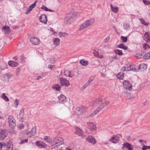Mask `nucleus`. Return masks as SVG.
<instances>
[{"instance_id": "ddd939ff", "label": "nucleus", "mask_w": 150, "mask_h": 150, "mask_svg": "<svg viewBox=\"0 0 150 150\" xmlns=\"http://www.w3.org/2000/svg\"><path fill=\"white\" fill-rule=\"evenodd\" d=\"M119 137L117 135H113L109 140V141L111 142L114 143H116L117 141H119Z\"/></svg>"}, {"instance_id": "13d9d810", "label": "nucleus", "mask_w": 150, "mask_h": 150, "mask_svg": "<svg viewBox=\"0 0 150 150\" xmlns=\"http://www.w3.org/2000/svg\"><path fill=\"white\" fill-rule=\"evenodd\" d=\"M54 66H55V65H52L51 64H49L48 65V67L51 70H52V68Z\"/></svg>"}, {"instance_id": "e2e57ef3", "label": "nucleus", "mask_w": 150, "mask_h": 150, "mask_svg": "<svg viewBox=\"0 0 150 150\" xmlns=\"http://www.w3.org/2000/svg\"><path fill=\"white\" fill-rule=\"evenodd\" d=\"M144 40L146 41V42H150V38H145Z\"/></svg>"}, {"instance_id": "4c0bfd02", "label": "nucleus", "mask_w": 150, "mask_h": 150, "mask_svg": "<svg viewBox=\"0 0 150 150\" xmlns=\"http://www.w3.org/2000/svg\"><path fill=\"white\" fill-rule=\"evenodd\" d=\"M143 46L144 49L145 50H147V47L148 48H150L149 45L147 44L146 43H144L143 44Z\"/></svg>"}, {"instance_id": "8fccbe9b", "label": "nucleus", "mask_w": 150, "mask_h": 150, "mask_svg": "<svg viewBox=\"0 0 150 150\" xmlns=\"http://www.w3.org/2000/svg\"><path fill=\"white\" fill-rule=\"evenodd\" d=\"M19 100L18 99H16L15 101V107H17L18 105Z\"/></svg>"}, {"instance_id": "37998d69", "label": "nucleus", "mask_w": 150, "mask_h": 150, "mask_svg": "<svg viewBox=\"0 0 150 150\" xmlns=\"http://www.w3.org/2000/svg\"><path fill=\"white\" fill-rule=\"evenodd\" d=\"M21 71V69L20 67H18L16 70V75L17 76H18V74Z\"/></svg>"}, {"instance_id": "7c9ffc66", "label": "nucleus", "mask_w": 150, "mask_h": 150, "mask_svg": "<svg viewBox=\"0 0 150 150\" xmlns=\"http://www.w3.org/2000/svg\"><path fill=\"white\" fill-rule=\"evenodd\" d=\"M60 39L58 38L54 39V44L57 46L59 44Z\"/></svg>"}, {"instance_id": "20e7f679", "label": "nucleus", "mask_w": 150, "mask_h": 150, "mask_svg": "<svg viewBox=\"0 0 150 150\" xmlns=\"http://www.w3.org/2000/svg\"><path fill=\"white\" fill-rule=\"evenodd\" d=\"M94 21L95 19L94 18H92L89 20L86 21L80 25L79 28V30H82L88 28L94 23Z\"/></svg>"}, {"instance_id": "338daca9", "label": "nucleus", "mask_w": 150, "mask_h": 150, "mask_svg": "<svg viewBox=\"0 0 150 150\" xmlns=\"http://www.w3.org/2000/svg\"><path fill=\"white\" fill-rule=\"evenodd\" d=\"M121 69L123 71H126V67H123L121 68Z\"/></svg>"}, {"instance_id": "412c9836", "label": "nucleus", "mask_w": 150, "mask_h": 150, "mask_svg": "<svg viewBox=\"0 0 150 150\" xmlns=\"http://www.w3.org/2000/svg\"><path fill=\"white\" fill-rule=\"evenodd\" d=\"M8 65L11 67H15L18 65L19 64L12 60L9 61L8 62Z\"/></svg>"}, {"instance_id": "f704fd0d", "label": "nucleus", "mask_w": 150, "mask_h": 150, "mask_svg": "<svg viewBox=\"0 0 150 150\" xmlns=\"http://www.w3.org/2000/svg\"><path fill=\"white\" fill-rule=\"evenodd\" d=\"M36 133V127L35 128H33L29 132V133H31L32 135L33 136Z\"/></svg>"}, {"instance_id": "dca6fc26", "label": "nucleus", "mask_w": 150, "mask_h": 150, "mask_svg": "<svg viewBox=\"0 0 150 150\" xmlns=\"http://www.w3.org/2000/svg\"><path fill=\"white\" fill-rule=\"evenodd\" d=\"M147 68V65L144 64H142L139 65L138 67L139 70L141 71H144Z\"/></svg>"}, {"instance_id": "aec40b11", "label": "nucleus", "mask_w": 150, "mask_h": 150, "mask_svg": "<svg viewBox=\"0 0 150 150\" xmlns=\"http://www.w3.org/2000/svg\"><path fill=\"white\" fill-rule=\"evenodd\" d=\"M52 88L57 91H59L61 89V86L60 84H55L52 86Z\"/></svg>"}, {"instance_id": "2eb2a0df", "label": "nucleus", "mask_w": 150, "mask_h": 150, "mask_svg": "<svg viewBox=\"0 0 150 150\" xmlns=\"http://www.w3.org/2000/svg\"><path fill=\"white\" fill-rule=\"evenodd\" d=\"M87 141L93 144H95L96 142L94 137L92 136H90L87 137Z\"/></svg>"}, {"instance_id": "864d4df0", "label": "nucleus", "mask_w": 150, "mask_h": 150, "mask_svg": "<svg viewBox=\"0 0 150 150\" xmlns=\"http://www.w3.org/2000/svg\"><path fill=\"white\" fill-rule=\"evenodd\" d=\"M76 111L77 112V113H78V114L80 115V107H78L76 108Z\"/></svg>"}, {"instance_id": "a211bd4d", "label": "nucleus", "mask_w": 150, "mask_h": 150, "mask_svg": "<svg viewBox=\"0 0 150 150\" xmlns=\"http://www.w3.org/2000/svg\"><path fill=\"white\" fill-rule=\"evenodd\" d=\"M44 139L45 141L48 143L51 144V145L53 144V139H52L48 136H45L44 137Z\"/></svg>"}, {"instance_id": "2f4dec72", "label": "nucleus", "mask_w": 150, "mask_h": 150, "mask_svg": "<svg viewBox=\"0 0 150 150\" xmlns=\"http://www.w3.org/2000/svg\"><path fill=\"white\" fill-rule=\"evenodd\" d=\"M2 30H4L6 32H9L10 30V28L9 26H4L2 27Z\"/></svg>"}, {"instance_id": "49530a36", "label": "nucleus", "mask_w": 150, "mask_h": 150, "mask_svg": "<svg viewBox=\"0 0 150 150\" xmlns=\"http://www.w3.org/2000/svg\"><path fill=\"white\" fill-rule=\"evenodd\" d=\"M133 120L131 119H129L127 121L125 122L123 124L124 125H127L128 123L132 122Z\"/></svg>"}, {"instance_id": "58836bf2", "label": "nucleus", "mask_w": 150, "mask_h": 150, "mask_svg": "<svg viewBox=\"0 0 150 150\" xmlns=\"http://www.w3.org/2000/svg\"><path fill=\"white\" fill-rule=\"evenodd\" d=\"M123 26L125 29H127L130 27L129 24L128 23H125Z\"/></svg>"}, {"instance_id": "bf43d9fd", "label": "nucleus", "mask_w": 150, "mask_h": 150, "mask_svg": "<svg viewBox=\"0 0 150 150\" xmlns=\"http://www.w3.org/2000/svg\"><path fill=\"white\" fill-rule=\"evenodd\" d=\"M13 117L11 115H9V116H8V121L10 120H12L13 119Z\"/></svg>"}, {"instance_id": "5fc2aeb1", "label": "nucleus", "mask_w": 150, "mask_h": 150, "mask_svg": "<svg viewBox=\"0 0 150 150\" xmlns=\"http://www.w3.org/2000/svg\"><path fill=\"white\" fill-rule=\"evenodd\" d=\"M94 79V77L93 76L91 77L89 80L88 81L90 83H91L92 81H93Z\"/></svg>"}, {"instance_id": "c9c22d12", "label": "nucleus", "mask_w": 150, "mask_h": 150, "mask_svg": "<svg viewBox=\"0 0 150 150\" xmlns=\"http://www.w3.org/2000/svg\"><path fill=\"white\" fill-rule=\"evenodd\" d=\"M38 0H36L34 3L29 6L30 7L33 9L36 6V4L38 2Z\"/></svg>"}, {"instance_id": "052dcab7", "label": "nucleus", "mask_w": 150, "mask_h": 150, "mask_svg": "<svg viewBox=\"0 0 150 150\" xmlns=\"http://www.w3.org/2000/svg\"><path fill=\"white\" fill-rule=\"evenodd\" d=\"M24 127V125L23 124H21L20 125V126L19 127V129H23Z\"/></svg>"}, {"instance_id": "69168bd1", "label": "nucleus", "mask_w": 150, "mask_h": 150, "mask_svg": "<svg viewBox=\"0 0 150 150\" xmlns=\"http://www.w3.org/2000/svg\"><path fill=\"white\" fill-rule=\"evenodd\" d=\"M95 56H97L99 55V53L98 51H96L94 53Z\"/></svg>"}, {"instance_id": "f03ea898", "label": "nucleus", "mask_w": 150, "mask_h": 150, "mask_svg": "<svg viewBox=\"0 0 150 150\" xmlns=\"http://www.w3.org/2000/svg\"><path fill=\"white\" fill-rule=\"evenodd\" d=\"M79 15V13L77 12L75 13L74 14H67L65 16L64 23L66 24H70L73 22Z\"/></svg>"}, {"instance_id": "473e14b6", "label": "nucleus", "mask_w": 150, "mask_h": 150, "mask_svg": "<svg viewBox=\"0 0 150 150\" xmlns=\"http://www.w3.org/2000/svg\"><path fill=\"white\" fill-rule=\"evenodd\" d=\"M1 97L5 101H8L9 100V99L8 97L5 95L4 93H3L1 96Z\"/></svg>"}, {"instance_id": "de8ad7c7", "label": "nucleus", "mask_w": 150, "mask_h": 150, "mask_svg": "<svg viewBox=\"0 0 150 150\" xmlns=\"http://www.w3.org/2000/svg\"><path fill=\"white\" fill-rule=\"evenodd\" d=\"M131 66L130 65H128L126 66V71H129L131 70Z\"/></svg>"}, {"instance_id": "a19ab883", "label": "nucleus", "mask_w": 150, "mask_h": 150, "mask_svg": "<svg viewBox=\"0 0 150 150\" xmlns=\"http://www.w3.org/2000/svg\"><path fill=\"white\" fill-rule=\"evenodd\" d=\"M148 149H150V146H147L145 145L143 146L142 148V150H146Z\"/></svg>"}, {"instance_id": "c03bdc74", "label": "nucleus", "mask_w": 150, "mask_h": 150, "mask_svg": "<svg viewBox=\"0 0 150 150\" xmlns=\"http://www.w3.org/2000/svg\"><path fill=\"white\" fill-rule=\"evenodd\" d=\"M91 83L88 81L86 82L83 86V88L84 89L86 88L87 86H88Z\"/></svg>"}, {"instance_id": "0eeeda50", "label": "nucleus", "mask_w": 150, "mask_h": 150, "mask_svg": "<svg viewBox=\"0 0 150 150\" xmlns=\"http://www.w3.org/2000/svg\"><path fill=\"white\" fill-rule=\"evenodd\" d=\"M8 135L6 130H1L0 132V140H2L6 137Z\"/></svg>"}, {"instance_id": "4d7b16f0", "label": "nucleus", "mask_w": 150, "mask_h": 150, "mask_svg": "<svg viewBox=\"0 0 150 150\" xmlns=\"http://www.w3.org/2000/svg\"><path fill=\"white\" fill-rule=\"evenodd\" d=\"M23 113V115L24 114V109H23V108H22L20 111V112H19V114H20V115L22 113Z\"/></svg>"}, {"instance_id": "680f3d73", "label": "nucleus", "mask_w": 150, "mask_h": 150, "mask_svg": "<svg viewBox=\"0 0 150 150\" xmlns=\"http://www.w3.org/2000/svg\"><path fill=\"white\" fill-rule=\"evenodd\" d=\"M150 34L148 32H145L144 35V36H147L149 37H150Z\"/></svg>"}, {"instance_id": "f3484780", "label": "nucleus", "mask_w": 150, "mask_h": 150, "mask_svg": "<svg viewBox=\"0 0 150 150\" xmlns=\"http://www.w3.org/2000/svg\"><path fill=\"white\" fill-rule=\"evenodd\" d=\"M6 147V150H13V145L11 141H8V144Z\"/></svg>"}, {"instance_id": "c756f323", "label": "nucleus", "mask_w": 150, "mask_h": 150, "mask_svg": "<svg viewBox=\"0 0 150 150\" xmlns=\"http://www.w3.org/2000/svg\"><path fill=\"white\" fill-rule=\"evenodd\" d=\"M114 52L115 54L120 56H121L123 54L122 51L121 50L118 49L115 50H114Z\"/></svg>"}, {"instance_id": "09e8293b", "label": "nucleus", "mask_w": 150, "mask_h": 150, "mask_svg": "<svg viewBox=\"0 0 150 150\" xmlns=\"http://www.w3.org/2000/svg\"><path fill=\"white\" fill-rule=\"evenodd\" d=\"M41 8L45 11H47L48 8L46 6L43 5L41 7Z\"/></svg>"}, {"instance_id": "cd10ccee", "label": "nucleus", "mask_w": 150, "mask_h": 150, "mask_svg": "<svg viewBox=\"0 0 150 150\" xmlns=\"http://www.w3.org/2000/svg\"><path fill=\"white\" fill-rule=\"evenodd\" d=\"M112 11L115 13H117L118 11V8L117 7H114L112 4H110Z\"/></svg>"}, {"instance_id": "4468645a", "label": "nucleus", "mask_w": 150, "mask_h": 150, "mask_svg": "<svg viewBox=\"0 0 150 150\" xmlns=\"http://www.w3.org/2000/svg\"><path fill=\"white\" fill-rule=\"evenodd\" d=\"M87 125L89 126L90 130L93 131L96 130V125L92 122L87 123Z\"/></svg>"}, {"instance_id": "393cba45", "label": "nucleus", "mask_w": 150, "mask_h": 150, "mask_svg": "<svg viewBox=\"0 0 150 150\" xmlns=\"http://www.w3.org/2000/svg\"><path fill=\"white\" fill-rule=\"evenodd\" d=\"M64 75L65 76L70 77H72V74L71 73V71L68 70H65L64 71Z\"/></svg>"}, {"instance_id": "423d86ee", "label": "nucleus", "mask_w": 150, "mask_h": 150, "mask_svg": "<svg viewBox=\"0 0 150 150\" xmlns=\"http://www.w3.org/2000/svg\"><path fill=\"white\" fill-rule=\"evenodd\" d=\"M123 84L126 88L128 89L129 90L132 89V85L129 81L124 80L123 82Z\"/></svg>"}, {"instance_id": "6ab92c4d", "label": "nucleus", "mask_w": 150, "mask_h": 150, "mask_svg": "<svg viewBox=\"0 0 150 150\" xmlns=\"http://www.w3.org/2000/svg\"><path fill=\"white\" fill-rule=\"evenodd\" d=\"M76 131L75 133L76 134L78 135L79 136H82V131L81 129L79 127H76L75 128Z\"/></svg>"}, {"instance_id": "72a5a7b5", "label": "nucleus", "mask_w": 150, "mask_h": 150, "mask_svg": "<svg viewBox=\"0 0 150 150\" xmlns=\"http://www.w3.org/2000/svg\"><path fill=\"white\" fill-rule=\"evenodd\" d=\"M3 77H6V79H8V80L12 76V75L11 74L8 73L4 74L3 75Z\"/></svg>"}, {"instance_id": "79ce46f5", "label": "nucleus", "mask_w": 150, "mask_h": 150, "mask_svg": "<svg viewBox=\"0 0 150 150\" xmlns=\"http://www.w3.org/2000/svg\"><path fill=\"white\" fill-rule=\"evenodd\" d=\"M28 141V139H22L21 140V142L20 143V144H23L27 142Z\"/></svg>"}, {"instance_id": "ea45409f", "label": "nucleus", "mask_w": 150, "mask_h": 150, "mask_svg": "<svg viewBox=\"0 0 150 150\" xmlns=\"http://www.w3.org/2000/svg\"><path fill=\"white\" fill-rule=\"evenodd\" d=\"M144 4L146 5H149L150 4V1L148 0H142Z\"/></svg>"}, {"instance_id": "0e129e2a", "label": "nucleus", "mask_w": 150, "mask_h": 150, "mask_svg": "<svg viewBox=\"0 0 150 150\" xmlns=\"http://www.w3.org/2000/svg\"><path fill=\"white\" fill-rule=\"evenodd\" d=\"M109 39V37H108L104 39V42H107Z\"/></svg>"}, {"instance_id": "5701e85b", "label": "nucleus", "mask_w": 150, "mask_h": 150, "mask_svg": "<svg viewBox=\"0 0 150 150\" xmlns=\"http://www.w3.org/2000/svg\"><path fill=\"white\" fill-rule=\"evenodd\" d=\"M80 114H82L86 111L87 108L85 106H81L80 107Z\"/></svg>"}, {"instance_id": "c85d7f7f", "label": "nucleus", "mask_w": 150, "mask_h": 150, "mask_svg": "<svg viewBox=\"0 0 150 150\" xmlns=\"http://www.w3.org/2000/svg\"><path fill=\"white\" fill-rule=\"evenodd\" d=\"M150 58V51L145 54L143 57L144 59H147Z\"/></svg>"}, {"instance_id": "b1692460", "label": "nucleus", "mask_w": 150, "mask_h": 150, "mask_svg": "<svg viewBox=\"0 0 150 150\" xmlns=\"http://www.w3.org/2000/svg\"><path fill=\"white\" fill-rule=\"evenodd\" d=\"M10 127L12 129H14L16 126V123L13 120H9L8 122Z\"/></svg>"}, {"instance_id": "9b49d317", "label": "nucleus", "mask_w": 150, "mask_h": 150, "mask_svg": "<svg viewBox=\"0 0 150 150\" xmlns=\"http://www.w3.org/2000/svg\"><path fill=\"white\" fill-rule=\"evenodd\" d=\"M58 99L59 103L63 104H64V103L67 101L66 97L62 94H61L58 97Z\"/></svg>"}, {"instance_id": "4be33fe9", "label": "nucleus", "mask_w": 150, "mask_h": 150, "mask_svg": "<svg viewBox=\"0 0 150 150\" xmlns=\"http://www.w3.org/2000/svg\"><path fill=\"white\" fill-rule=\"evenodd\" d=\"M125 73H121V72L119 73L117 75H116L117 78L121 80H123Z\"/></svg>"}, {"instance_id": "f8f14e48", "label": "nucleus", "mask_w": 150, "mask_h": 150, "mask_svg": "<svg viewBox=\"0 0 150 150\" xmlns=\"http://www.w3.org/2000/svg\"><path fill=\"white\" fill-rule=\"evenodd\" d=\"M30 41L32 44L36 45L38 44L39 40L38 38L35 37H32L30 39Z\"/></svg>"}, {"instance_id": "3c124183", "label": "nucleus", "mask_w": 150, "mask_h": 150, "mask_svg": "<svg viewBox=\"0 0 150 150\" xmlns=\"http://www.w3.org/2000/svg\"><path fill=\"white\" fill-rule=\"evenodd\" d=\"M66 34L65 32H61L59 33V35L60 37H64L65 35Z\"/></svg>"}, {"instance_id": "bb28decb", "label": "nucleus", "mask_w": 150, "mask_h": 150, "mask_svg": "<svg viewBox=\"0 0 150 150\" xmlns=\"http://www.w3.org/2000/svg\"><path fill=\"white\" fill-rule=\"evenodd\" d=\"M80 63L82 66H86L88 64V62L87 61L84 60L83 59H81L80 61Z\"/></svg>"}, {"instance_id": "a18cd8bd", "label": "nucleus", "mask_w": 150, "mask_h": 150, "mask_svg": "<svg viewBox=\"0 0 150 150\" xmlns=\"http://www.w3.org/2000/svg\"><path fill=\"white\" fill-rule=\"evenodd\" d=\"M136 57H138L139 59H141L142 58V55L141 53H137V54H136Z\"/></svg>"}, {"instance_id": "7ed1b4c3", "label": "nucleus", "mask_w": 150, "mask_h": 150, "mask_svg": "<svg viewBox=\"0 0 150 150\" xmlns=\"http://www.w3.org/2000/svg\"><path fill=\"white\" fill-rule=\"evenodd\" d=\"M63 139L60 137H57L53 139V144L51 145L52 149H56L64 143Z\"/></svg>"}, {"instance_id": "6e6d98bb", "label": "nucleus", "mask_w": 150, "mask_h": 150, "mask_svg": "<svg viewBox=\"0 0 150 150\" xmlns=\"http://www.w3.org/2000/svg\"><path fill=\"white\" fill-rule=\"evenodd\" d=\"M0 143H1L2 144V147H4V146H6L8 144V142L5 143L4 142H2Z\"/></svg>"}, {"instance_id": "1a4fd4ad", "label": "nucleus", "mask_w": 150, "mask_h": 150, "mask_svg": "<svg viewBox=\"0 0 150 150\" xmlns=\"http://www.w3.org/2000/svg\"><path fill=\"white\" fill-rule=\"evenodd\" d=\"M122 149L125 150L126 149H127L128 150H133V146L131 144L128 142H126L123 144Z\"/></svg>"}, {"instance_id": "f257e3e1", "label": "nucleus", "mask_w": 150, "mask_h": 150, "mask_svg": "<svg viewBox=\"0 0 150 150\" xmlns=\"http://www.w3.org/2000/svg\"><path fill=\"white\" fill-rule=\"evenodd\" d=\"M95 103L98 105L99 106L97 109L91 114L90 116L93 117L98 113L101 109H103L105 106L107 105L109 103V101H106L105 100H102V98H99L96 99L95 100Z\"/></svg>"}, {"instance_id": "774afa93", "label": "nucleus", "mask_w": 150, "mask_h": 150, "mask_svg": "<svg viewBox=\"0 0 150 150\" xmlns=\"http://www.w3.org/2000/svg\"><path fill=\"white\" fill-rule=\"evenodd\" d=\"M124 93L125 95H126L127 96L130 93L129 92L128 93L126 91H124Z\"/></svg>"}, {"instance_id": "603ef678", "label": "nucleus", "mask_w": 150, "mask_h": 150, "mask_svg": "<svg viewBox=\"0 0 150 150\" xmlns=\"http://www.w3.org/2000/svg\"><path fill=\"white\" fill-rule=\"evenodd\" d=\"M141 23L144 25L146 26L149 25V24L145 22L143 19H141Z\"/></svg>"}, {"instance_id": "e433bc0d", "label": "nucleus", "mask_w": 150, "mask_h": 150, "mask_svg": "<svg viewBox=\"0 0 150 150\" xmlns=\"http://www.w3.org/2000/svg\"><path fill=\"white\" fill-rule=\"evenodd\" d=\"M121 39L124 42H126L127 40V37L121 36L120 37Z\"/></svg>"}, {"instance_id": "39448f33", "label": "nucleus", "mask_w": 150, "mask_h": 150, "mask_svg": "<svg viewBox=\"0 0 150 150\" xmlns=\"http://www.w3.org/2000/svg\"><path fill=\"white\" fill-rule=\"evenodd\" d=\"M60 82L62 86L68 87L70 85L69 81L63 78H60Z\"/></svg>"}, {"instance_id": "6e6552de", "label": "nucleus", "mask_w": 150, "mask_h": 150, "mask_svg": "<svg viewBox=\"0 0 150 150\" xmlns=\"http://www.w3.org/2000/svg\"><path fill=\"white\" fill-rule=\"evenodd\" d=\"M36 145L38 147L41 148H45L47 146V144L41 141H37L36 142Z\"/></svg>"}, {"instance_id": "9d476101", "label": "nucleus", "mask_w": 150, "mask_h": 150, "mask_svg": "<svg viewBox=\"0 0 150 150\" xmlns=\"http://www.w3.org/2000/svg\"><path fill=\"white\" fill-rule=\"evenodd\" d=\"M39 20L42 23L46 24L47 21V16L45 14H42L39 17Z\"/></svg>"}, {"instance_id": "a878e982", "label": "nucleus", "mask_w": 150, "mask_h": 150, "mask_svg": "<svg viewBox=\"0 0 150 150\" xmlns=\"http://www.w3.org/2000/svg\"><path fill=\"white\" fill-rule=\"evenodd\" d=\"M118 47L123 49L125 50H127L128 48L127 47L124 45L123 43H120L118 45Z\"/></svg>"}]
</instances>
